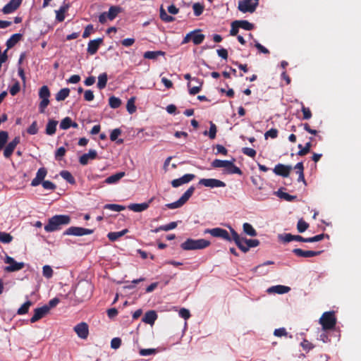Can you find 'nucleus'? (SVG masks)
<instances>
[{
    "label": "nucleus",
    "instance_id": "1",
    "mask_svg": "<svg viewBox=\"0 0 361 361\" xmlns=\"http://www.w3.org/2000/svg\"><path fill=\"white\" fill-rule=\"evenodd\" d=\"M71 221V219L68 215H54L51 218L49 219L48 223L44 226V230L49 233L59 231L63 226L69 224Z\"/></svg>",
    "mask_w": 361,
    "mask_h": 361
},
{
    "label": "nucleus",
    "instance_id": "2",
    "mask_svg": "<svg viewBox=\"0 0 361 361\" xmlns=\"http://www.w3.org/2000/svg\"><path fill=\"white\" fill-rule=\"evenodd\" d=\"M230 230L231 235H233V240L238 248L243 252H247L250 247H255L259 245V240L242 238L233 228H230Z\"/></svg>",
    "mask_w": 361,
    "mask_h": 361
},
{
    "label": "nucleus",
    "instance_id": "3",
    "mask_svg": "<svg viewBox=\"0 0 361 361\" xmlns=\"http://www.w3.org/2000/svg\"><path fill=\"white\" fill-rule=\"evenodd\" d=\"M210 245V242L205 239L194 240L192 238L187 239L180 245V247L183 250H201L206 248Z\"/></svg>",
    "mask_w": 361,
    "mask_h": 361
},
{
    "label": "nucleus",
    "instance_id": "4",
    "mask_svg": "<svg viewBox=\"0 0 361 361\" xmlns=\"http://www.w3.org/2000/svg\"><path fill=\"white\" fill-rule=\"evenodd\" d=\"M319 323L324 331L332 330L336 324V318L334 311L325 312L319 319Z\"/></svg>",
    "mask_w": 361,
    "mask_h": 361
},
{
    "label": "nucleus",
    "instance_id": "5",
    "mask_svg": "<svg viewBox=\"0 0 361 361\" xmlns=\"http://www.w3.org/2000/svg\"><path fill=\"white\" fill-rule=\"evenodd\" d=\"M195 190V186H190L177 201L166 204L169 209H173L181 207L192 195Z\"/></svg>",
    "mask_w": 361,
    "mask_h": 361
},
{
    "label": "nucleus",
    "instance_id": "6",
    "mask_svg": "<svg viewBox=\"0 0 361 361\" xmlns=\"http://www.w3.org/2000/svg\"><path fill=\"white\" fill-rule=\"evenodd\" d=\"M39 97L41 102L39 104V111L41 114H44L45 109L49 104L50 91L47 85H43L39 91Z\"/></svg>",
    "mask_w": 361,
    "mask_h": 361
},
{
    "label": "nucleus",
    "instance_id": "7",
    "mask_svg": "<svg viewBox=\"0 0 361 361\" xmlns=\"http://www.w3.org/2000/svg\"><path fill=\"white\" fill-rule=\"evenodd\" d=\"M259 5V0H242L238 2V8L243 13H252Z\"/></svg>",
    "mask_w": 361,
    "mask_h": 361
},
{
    "label": "nucleus",
    "instance_id": "8",
    "mask_svg": "<svg viewBox=\"0 0 361 361\" xmlns=\"http://www.w3.org/2000/svg\"><path fill=\"white\" fill-rule=\"evenodd\" d=\"M204 233H209L213 237L220 238L227 241L233 240V236L231 237L228 232L221 228H207L204 231Z\"/></svg>",
    "mask_w": 361,
    "mask_h": 361
},
{
    "label": "nucleus",
    "instance_id": "9",
    "mask_svg": "<svg viewBox=\"0 0 361 361\" xmlns=\"http://www.w3.org/2000/svg\"><path fill=\"white\" fill-rule=\"evenodd\" d=\"M94 232L92 229L85 228L82 227L71 226L66 229L63 235H75L82 236L85 235H90Z\"/></svg>",
    "mask_w": 361,
    "mask_h": 361
},
{
    "label": "nucleus",
    "instance_id": "10",
    "mask_svg": "<svg viewBox=\"0 0 361 361\" xmlns=\"http://www.w3.org/2000/svg\"><path fill=\"white\" fill-rule=\"evenodd\" d=\"M5 263L8 264L9 266L5 267V271L7 272H13L22 269L25 267L24 262H17L13 257L6 256Z\"/></svg>",
    "mask_w": 361,
    "mask_h": 361
},
{
    "label": "nucleus",
    "instance_id": "11",
    "mask_svg": "<svg viewBox=\"0 0 361 361\" xmlns=\"http://www.w3.org/2000/svg\"><path fill=\"white\" fill-rule=\"evenodd\" d=\"M199 184L211 188L226 186V183L224 182L215 178H202L200 180Z\"/></svg>",
    "mask_w": 361,
    "mask_h": 361
},
{
    "label": "nucleus",
    "instance_id": "12",
    "mask_svg": "<svg viewBox=\"0 0 361 361\" xmlns=\"http://www.w3.org/2000/svg\"><path fill=\"white\" fill-rule=\"evenodd\" d=\"M20 137L19 136L15 137V138L6 145L4 150V156L6 158H10L12 155L16 146L20 143Z\"/></svg>",
    "mask_w": 361,
    "mask_h": 361
},
{
    "label": "nucleus",
    "instance_id": "13",
    "mask_svg": "<svg viewBox=\"0 0 361 361\" xmlns=\"http://www.w3.org/2000/svg\"><path fill=\"white\" fill-rule=\"evenodd\" d=\"M74 331L78 336L82 339H86L89 335L88 325L85 322H80L74 327Z\"/></svg>",
    "mask_w": 361,
    "mask_h": 361
},
{
    "label": "nucleus",
    "instance_id": "14",
    "mask_svg": "<svg viewBox=\"0 0 361 361\" xmlns=\"http://www.w3.org/2000/svg\"><path fill=\"white\" fill-rule=\"evenodd\" d=\"M103 44V38L99 37L96 39L90 40L87 44V51L90 55L95 54L100 45Z\"/></svg>",
    "mask_w": 361,
    "mask_h": 361
},
{
    "label": "nucleus",
    "instance_id": "15",
    "mask_svg": "<svg viewBox=\"0 0 361 361\" xmlns=\"http://www.w3.org/2000/svg\"><path fill=\"white\" fill-rule=\"evenodd\" d=\"M195 178V176L194 174L187 173L179 178L173 180L171 181V185L173 188H178L183 184L190 182Z\"/></svg>",
    "mask_w": 361,
    "mask_h": 361
},
{
    "label": "nucleus",
    "instance_id": "16",
    "mask_svg": "<svg viewBox=\"0 0 361 361\" xmlns=\"http://www.w3.org/2000/svg\"><path fill=\"white\" fill-rule=\"evenodd\" d=\"M293 252L298 257L309 258L319 255L322 251L303 250L300 248H295L293 250Z\"/></svg>",
    "mask_w": 361,
    "mask_h": 361
},
{
    "label": "nucleus",
    "instance_id": "17",
    "mask_svg": "<svg viewBox=\"0 0 361 361\" xmlns=\"http://www.w3.org/2000/svg\"><path fill=\"white\" fill-rule=\"evenodd\" d=\"M22 1L23 0H11L3 7L2 12L4 14H9L14 12L19 8Z\"/></svg>",
    "mask_w": 361,
    "mask_h": 361
},
{
    "label": "nucleus",
    "instance_id": "18",
    "mask_svg": "<svg viewBox=\"0 0 361 361\" xmlns=\"http://www.w3.org/2000/svg\"><path fill=\"white\" fill-rule=\"evenodd\" d=\"M291 170V166L278 164L277 165L275 166L274 169V172L278 176L286 178L289 176Z\"/></svg>",
    "mask_w": 361,
    "mask_h": 361
},
{
    "label": "nucleus",
    "instance_id": "19",
    "mask_svg": "<svg viewBox=\"0 0 361 361\" xmlns=\"http://www.w3.org/2000/svg\"><path fill=\"white\" fill-rule=\"evenodd\" d=\"M48 313H49V308L44 305L41 307L35 309L34 314L30 318V322L35 323V322H37L38 320L43 318Z\"/></svg>",
    "mask_w": 361,
    "mask_h": 361
},
{
    "label": "nucleus",
    "instance_id": "20",
    "mask_svg": "<svg viewBox=\"0 0 361 361\" xmlns=\"http://www.w3.org/2000/svg\"><path fill=\"white\" fill-rule=\"evenodd\" d=\"M47 171L44 167L39 168L36 173V176L31 181V185L33 187L39 185L42 182L44 181L46 177Z\"/></svg>",
    "mask_w": 361,
    "mask_h": 361
},
{
    "label": "nucleus",
    "instance_id": "21",
    "mask_svg": "<svg viewBox=\"0 0 361 361\" xmlns=\"http://www.w3.org/2000/svg\"><path fill=\"white\" fill-rule=\"evenodd\" d=\"M153 199H150L147 202H143L141 204L133 203L128 205V209L135 212H141L149 208L150 203Z\"/></svg>",
    "mask_w": 361,
    "mask_h": 361
},
{
    "label": "nucleus",
    "instance_id": "22",
    "mask_svg": "<svg viewBox=\"0 0 361 361\" xmlns=\"http://www.w3.org/2000/svg\"><path fill=\"white\" fill-rule=\"evenodd\" d=\"M97 157V152L94 149H90L88 153L82 154L80 159L79 162L81 165L85 166L88 164L89 159H95Z\"/></svg>",
    "mask_w": 361,
    "mask_h": 361
},
{
    "label": "nucleus",
    "instance_id": "23",
    "mask_svg": "<svg viewBox=\"0 0 361 361\" xmlns=\"http://www.w3.org/2000/svg\"><path fill=\"white\" fill-rule=\"evenodd\" d=\"M192 82H197V85L191 87V82H188V87H189V93L192 95H195L201 90L203 81L197 78H193Z\"/></svg>",
    "mask_w": 361,
    "mask_h": 361
},
{
    "label": "nucleus",
    "instance_id": "24",
    "mask_svg": "<svg viewBox=\"0 0 361 361\" xmlns=\"http://www.w3.org/2000/svg\"><path fill=\"white\" fill-rule=\"evenodd\" d=\"M157 318V314L155 311L154 310H149L145 314V316L142 317V322L149 324H153L155 322V320Z\"/></svg>",
    "mask_w": 361,
    "mask_h": 361
},
{
    "label": "nucleus",
    "instance_id": "25",
    "mask_svg": "<svg viewBox=\"0 0 361 361\" xmlns=\"http://www.w3.org/2000/svg\"><path fill=\"white\" fill-rule=\"evenodd\" d=\"M290 288L283 285H277L270 287L268 289L269 293H276L278 294H284L289 292Z\"/></svg>",
    "mask_w": 361,
    "mask_h": 361
},
{
    "label": "nucleus",
    "instance_id": "26",
    "mask_svg": "<svg viewBox=\"0 0 361 361\" xmlns=\"http://www.w3.org/2000/svg\"><path fill=\"white\" fill-rule=\"evenodd\" d=\"M23 35L20 33L13 34L7 41L6 45L7 50L13 47L22 38Z\"/></svg>",
    "mask_w": 361,
    "mask_h": 361
},
{
    "label": "nucleus",
    "instance_id": "27",
    "mask_svg": "<svg viewBox=\"0 0 361 361\" xmlns=\"http://www.w3.org/2000/svg\"><path fill=\"white\" fill-rule=\"evenodd\" d=\"M126 175L125 172L121 171L116 173L115 174H113L110 176H109L104 182L107 184H114L117 183L118 180H120L123 177H124Z\"/></svg>",
    "mask_w": 361,
    "mask_h": 361
},
{
    "label": "nucleus",
    "instance_id": "28",
    "mask_svg": "<svg viewBox=\"0 0 361 361\" xmlns=\"http://www.w3.org/2000/svg\"><path fill=\"white\" fill-rule=\"evenodd\" d=\"M58 121L55 120H49L47 124L45 132L49 135H53L56 131V126Z\"/></svg>",
    "mask_w": 361,
    "mask_h": 361
},
{
    "label": "nucleus",
    "instance_id": "29",
    "mask_svg": "<svg viewBox=\"0 0 361 361\" xmlns=\"http://www.w3.org/2000/svg\"><path fill=\"white\" fill-rule=\"evenodd\" d=\"M128 232V230L126 228L123 229L121 231H118V232H109L107 234V238H109V240L114 242V241L117 240L118 238L123 236Z\"/></svg>",
    "mask_w": 361,
    "mask_h": 361
},
{
    "label": "nucleus",
    "instance_id": "30",
    "mask_svg": "<svg viewBox=\"0 0 361 361\" xmlns=\"http://www.w3.org/2000/svg\"><path fill=\"white\" fill-rule=\"evenodd\" d=\"M235 161V159H233L232 161H230V164H228L226 167V172L229 174H242V171L240 169L238 166H236L233 162Z\"/></svg>",
    "mask_w": 361,
    "mask_h": 361
},
{
    "label": "nucleus",
    "instance_id": "31",
    "mask_svg": "<svg viewBox=\"0 0 361 361\" xmlns=\"http://www.w3.org/2000/svg\"><path fill=\"white\" fill-rule=\"evenodd\" d=\"M192 32H195V33L193 35H192V42L195 45H199L201 43H202V42L204 39L205 36H204V35L200 33V30H193Z\"/></svg>",
    "mask_w": 361,
    "mask_h": 361
},
{
    "label": "nucleus",
    "instance_id": "32",
    "mask_svg": "<svg viewBox=\"0 0 361 361\" xmlns=\"http://www.w3.org/2000/svg\"><path fill=\"white\" fill-rule=\"evenodd\" d=\"M68 9V5L66 4L63 6H61L60 8L58 11H56V19L59 22H63L65 19V13Z\"/></svg>",
    "mask_w": 361,
    "mask_h": 361
},
{
    "label": "nucleus",
    "instance_id": "33",
    "mask_svg": "<svg viewBox=\"0 0 361 361\" xmlns=\"http://www.w3.org/2000/svg\"><path fill=\"white\" fill-rule=\"evenodd\" d=\"M298 147L300 149V150L298 152L297 154L298 156L302 157L310 152L312 143L311 142H307L304 147L301 144H299Z\"/></svg>",
    "mask_w": 361,
    "mask_h": 361
},
{
    "label": "nucleus",
    "instance_id": "34",
    "mask_svg": "<svg viewBox=\"0 0 361 361\" xmlns=\"http://www.w3.org/2000/svg\"><path fill=\"white\" fill-rule=\"evenodd\" d=\"M70 94L69 88L65 87L60 90L56 94V100L58 102L65 100Z\"/></svg>",
    "mask_w": 361,
    "mask_h": 361
},
{
    "label": "nucleus",
    "instance_id": "35",
    "mask_svg": "<svg viewBox=\"0 0 361 361\" xmlns=\"http://www.w3.org/2000/svg\"><path fill=\"white\" fill-rule=\"evenodd\" d=\"M165 52L162 51H148L145 52L144 58L147 59H156L159 56H164Z\"/></svg>",
    "mask_w": 361,
    "mask_h": 361
},
{
    "label": "nucleus",
    "instance_id": "36",
    "mask_svg": "<svg viewBox=\"0 0 361 361\" xmlns=\"http://www.w3.org/2000/svg\"><path fill=\"white\" fill-rule=\"evenodd\" d=\"M121 9L118 6H112L109 8L108 14V19L110 20H113L117 15L121 12Z\"/></svg>",
    "mask_w": 361,
    "mask_h": 361
},
{
    "label": "nucleus",
    "instance_id": "37",
    "mask_svg": "<svg viewBox=\"0 0 361 361\" xmlns=\"http://www.w3.org/2000/svg\"><path fill=\"white\" fill-rule=\"evenodd\" d=\"M107 74L106 73H103L100 74L98 77V82H97V87L99 90L104 89L107 83Z\"/></svg>",
    "mask_w": 361,
    "mask_h": 361
},
{
    "label": "nucleus",
    "instance_id": "38",
    "mask_svg": "<svg viewBox=\"0 0 361 361\" xmlns=\"http://www.w3.org/2000/svg\"><path fill=\"white\" fill-rule=\"evenodd\" d=\"M159 16L161 20L166 23H171L175 20V18L168 15L162 6L160 8Z\"/></svg>",
    "mask_w": 361,
    "mask_h": 361
},
{
    "label": "nucleus",
    "instance_id": "39",
    "mask_svg": "<svg viewBox=\"0 0 361 361\" xmlns=\"http://www.w3.org/2000/svg\"><path fill=\"white\" fill-rule=\"evenodd\" d=\"M243 231L250 236L254 237L257 235V231L249 223H245L243 226Z\"/></svg>",
    "mask_w": 361,
    "mask_h": 361
},
{
    "label": "nucleus",
    "instance_id": "40",
    "mask_svg": "<svg viewBox=\"0 0 361 361\" xmlns=\"http://www.w3.org/2000/svg\"><path fill=\"white\" fill-rule=\"evenodd\" d=\"M238 22V26L240 28L244 29L245 30L250 31L254 29V24L248 22L245 20H236Z\"/></svg>",
    "mask_w": 361,
    "mask_h": 361
},
{
    "label": "nucleus",
    "instance_id": "41",
    "mask_svg": "<svg viewBox=\"0 0 361 361\" xmlns=\"http://www.w3.org/2000/svg\"><path fill=\"white\" fill-rule=\"evenodd\" d=\"M216 132H217V129H216V125L213 122L211 121L210 122V128H209V132L205 130L203 133V134L204 135H208L210 139L213 140V139H214L216 137Z\"/></svg>",
    "mask_w": 361,
    "mask_h": 361
},
{
    "label": "nucleus",
    "instance_id": "42",
    "mask_svg": "<svg viewBox=\"0 0 361 361\" xmlns=\"http://www.w3.org/2000/svg\"><path fill=\"white\" fill-rule=\"evenodd\" d=\"M135 97H130L126 104V109L129 114H132L136 111V106L135 105Z\"/></svg>",
    "mask_w": 361,
    "mask_h": 361
},
{
    "label": "nucleus",
    "instance_id": "43",
    "mask_svg": "<svg viewBox=\"0 0 361 361\" xmlns=\"http://www.w3.org/2000/svg\"><path fill=\"white\" fill-rule=\"evenodd\" d=\"M230 164V161L228 160H220V159H214L212 162V166L214 168H225Z\"/></svg>",
    "mask_w": 361,
    "mask_h": 361
},
{
    "label": "nucleus",
    "instance_id": "44",
    "mask_svg": "<svg viewBox=\"0 0 361 361\" xmlns=\"http://www.w3.org/2000/svg\"><path fill=\"white\" fill-rule=\"evenodd\" d=\"M60 176L71 184H74L75 183L74 177L68 171H61L60 172Z\"/></svg>",
    "mask_w": 361,
    "mask_h": 361
},
{
    "label": "nucleus",
    "instance_id": "45",
    "mask_svg": "<svg viewBox=\"0 0 361 361\" xmlns=\"http://www.w3.org/2000/svg\"><path fill=\"white\" fill-rule=\"evenodd\" d=\"M276 194H277L278 197H279L280 198L284 199L285 200L288 201V202H293L297 199V196L290 195L288 193L282 192L281 190H279L276 192Z\"/></svg>",
    "mask_w": 361,
    "mask_h": 361
},
{
    "label": "nucleus",
    "instance_id": "46",
    "mask_svg": "<svg viewBox=\"0 0 361 361\" xmlns=\"http://www.w3.org/2000/svg\"><path fill=\"white\" fill-rule=\"evenodd\" d=\"M109 104L113 109L118 108L121 104V100L115 96H111L109 99Z\"/></svg>",
    "mask_w": 361,
    "mask_h": 361
},
{
    "label": "nucleus",
    "instance_id": "47",
    "mask_svg": "<svg viewBox=\"0 0 361 361\" xmlns=\"http://www.w3.org/2000/svg\"><path fill=\"white\" fill-rule=\"evenodd\" d=\"M104 209L112 210L114 212H121L126 209L123 205L116 204H106L104 206Z\"/></svg>",
    "mask_w": 361,
    "mask_h": 361
},
{
    "label": "nucleus",
    "instance_id": "48",
    "mask_svg": "<svg viewBox=\"0 0 361 361\" xmlns=\"http://www.w3.org/2000/svg\"><path fill=\"white\" fill-rule=\"evenodd\" d=\"M32 305V302L30 300H27L23 305H22L21 307L18 310L17 314L22 315V314H25L27 313L29 308Z\"/></svg>",
    "mask_w": 361,
    "mask_h": 361
},
{
    "label": "nucleus",
    "instance_id": "49",
    "mask_svg": "<svg viewBox=\"0 0 361 361\" xmlns=\"http://www.w3.org/2000/svg\"><path fill=\"white\" fill-rule=\"evenodd\" d=\"M325 237H326L327 238H329V235L324 234V233L319 234V235H317L315 236L310 237V238H306L305 243L318 242V241L323 240Z\"/></svg>",
    "mask_w": 361,
    "mask_h": 361
},
{
    "label": "nucleus",
    "instance_id": "50",
    "mask_svg": "<svg viewBox=\"0 0 361 361\" xmlns=\"http://www.w3.org/2000/svg\"><path fill=\"white\" fill-rule=\"evenodd\" d=\"M12 240L13 236L10 233L0 231V242L3 243H9Z\"/></svg>",
    "mask_w": 361,
    "mask_h": 361
},
{
    "label": "nucleus",
    "instance_id": "51",
    "mask_svg": "<svg viewBox=\"0 0 361 361\" xmlns=\"http://www.w3.org/2000/svg\"><path fill=\"white\" fill-rule=\"evenodd\" d=\"M309 227V224L302 219H299L297 224V229L299 233L305 232Z\"/></svg>",
    "mask_w": 361,
    "mask_h": 361
},
{
    "label": "nucleus",
    "instance_id": "52",
    "mask_svg": "<svg viewBox=\"0 0 361 361\" xmlns=\"http://www.w3.org/2000/svg\"><path fill=\"white\" fill-rule=\"evenodd\" d=\"M8 138V134L6 131H0V149H1L6 144Z\"/></svg>",
    "mask_w": 361,
    "mask_h": 361
},
{
    "label": "nucleus",
    "instance_id": "53",
    "mask_svg": "<svg viewBox=\"0 0 361 361\" xmlns=\"http://www.w3.org/2000/svg\"><path fill=\"white\" fill-rule=\"evenodd\" d=\"M279 239L283 243H290L293 240V235L291 233H285L279 235Z\"/></svg>",
    "mask_w": 361,
    "mask_h": 361
},
{
    "label": "nucleus",
    "instance_id": "54",
    "mask_svg": "<svg viewBox=\"0 0 361 361\" xmlns=\"http://www.w3.org/2000/svg\"><path fill=\"white\" fill-rule=\"evenodd\" d=\"M43 276L47 279H50L53 276V269L49 265H44L42 268Z\"/></svg>",
    "mask_w": 361,
    "mask_h": 361
},
{
    "label": "nucleus",
    "instance_id": "55",
    "mask_svg": "<svg viewBox=\"0 0 361 361\" xmlns=\"http://www.w3.org/2000/svg\"><path fill=\"white\" fill-rule=\"evenodd\" d=\"M71 118L68 116L64 118L60 123V128L62 130H67L71 128Z\"/></svg>",
    "mask_w": 361,
    "mask_h": 361
},
{
    "label": "nucleus",
    "instance_id": "56",
    "mask_svg": "<svg viewBox=\"0 0 361 361\" xmlns=\"http://www.w3.org/2000/svg\"><path fill=\"white\" fill-rule=\"evenodd\" d=\"M192 8L195 16H200L204 11V6L199 3L194 4L192 6Z\"/></svg>",
    "mask_w": 361,
    "mask_h": 361
},
{
    "label": "nucleus",
    "instance_id": "57",
    "mask_svg": "<svg viewBox=\"0 0 361 361\" xmlns=\"http://www.w3.org/2000/svg\"><path fill=\"white\" fill-rule=\"evenodd\" d=\"M301 110H302V114H303V117H302V118H303L304 120H309L310 118H312V112H311V111H310V108L305 106L302 104V109H301Z\"/></svg>",
    "mask_w": 361,
    "mask_h": 361
},
{
    "label": "nucleus",
    "instance_id": "58",
    "mask_svg": "<svg viewBox=\"0 0 361 361\" xmlns=\"http://www.w3.org/2000/svg\"><path fill=\"white\" fill-rule=\"evenodd\" d=\"M27 133L30 135H36L38 133L37 123L36 121H33L29 126L27 129Z\"/></svg>",
    "mask_w": 361,
    "mask_h": 361
},
{
    "label": "nucleus",
    "instance_id": "59",
    "mask_svg": "<svg viewBox=\"0 0 361 361\" xmlns=\"http://www.w3.org/2000/svg\"><path fill=\"white\" fill-rule=\"evenodd\" d=\"M66 149L63 147H60L57 149L55 152V159L58 161H61L62 157L65 155Z\"/></svg>",
    "mask_w": 361,
    "mask_h": 361
},
{
    "label": "nucleus",
    "instance_id": "60",
    "mask_svg": "<svg viewBox=\"0 0 361 361\" xmlns=\"http://www.w3.org/2000/svg\"><path fill=\"white\" fill-rule=\"evenodd\" d=\"M242 152L244 154L254 158L256 156V151L254 149L250 148V147H243L242 149Z\"/></svg>",
    "mask_w": 361,
    "mask_h": 361
},
{
    "label": "nucleus",
    "instance_id": "61",
    "mask_svg": "<svg viewBox=\"0 0 361 361\" xmlns=\"http://www.w3.org/2000/svg\"><path fill=\"white\" fill-rule=\"evenodd\" d=\"M41 183L45 190H54L56 188V185L49 180H44Z\"/></svg>",
    "mask_w": 361,
    "mask_h": 361
},
{
    "label": "nucleus",
    "instance_id": "62",
    "mask_svg": "<svg viewBox=\"0 0 361 361\" xmlns=\"http://www.w3.org/2000/svg\"><path fill=\"white\" fill-rule=\"evenodd\" d=\"M157 350L154 348H148V349H140V355L142 356H148L151 355H154L156 353Z\"/></svg>",
    "mask_w": 361,
    "mask_h": 361
},
{
    "label": "nucleus",
    "instance_id": "63",
    "mask_svg": "<svg viewBox=\"0 0 361 361\" xmlns=\"http://www.w3.org/2000/svg\"><path fill=\"white\" fill-rule=\"evenodd\" d=\"M240 27L238 26V22L236 20L232 22L231 28L230 30V35L232 36H235L238 33Z\"/></svg>",
    "mask_w": 361,
    "mask_h": 361
},
{
    "label": "nucleus",
    "instance_id": "64",
    "mask_svg": "<svg viewBox=\"0 0 361 361\" xmlns=\"http://www.w3.org/2000/svg\"><path fill=\"white\" fill-rule=\"evenodd\" d=\"M94 27H93V25L90 24V25H87L85 28V30L82 33V37L83 38H87L90 35L91 33L94 32Z\"/></svg>",
    "mask_w": 361,
    "mask_h": 361
}]
</instances>
